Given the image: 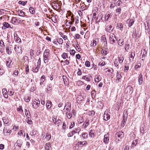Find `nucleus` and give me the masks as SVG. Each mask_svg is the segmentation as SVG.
Here are the masks:
<instances>
[{
	"label": "nucleus",
	"instance_id": "40",
	"mask_svg": "<svg viewBox=\"0 0 150 150\" xmlns=\"http://www.w3.org/2000/svg\"><path fill=\"white\" fill-rule=\"evenodd\" d=\"M117 26L120 29L122 30V29L123 28V24L121 23H118L117 24Z\"/></svg>",
	"mask_w": 150,
	"mask_h": 150
},
{
	"label": "nucleus",
	"instance_id": "63",
	"mask_svg": "<svg viewBox=\"0 0 150 150\" xmlns=\"http://www.w3.org/2000/svg\"><path fill=\"white\" fill-rule=\"evenodd\" d=\"M75 51L74 50H70V54L71 55H74L75 54Z\"/></svg>",
	"mask_w": 150,
	"mask_h": 150
},
{
	"label": "nucleus",
	"instance_id": "39",
	"mask_svg": "<svg viewBox=\"0 0 150 150\" xmlns=\"http://www.w3.org/2000/svg\"><path fill=\"white\" fill-rule=\"evenodd\" d=\"M30 98L28 96H25L24 97V100L26 102H28L30 100Z\"/></svg>",
	"mask_w": 150,
	"mask_h": 150
},
{
	"label": "nucleus",
	"instance_id": "5",
	"mask_svg": "<svg viewBox=\"0 0 150 150\" xmlns=\"http://www.w3.org/2000/svg\"><path fill=\"white\" fill-rule=\"evenodd\" d=\"M14 49L17 54L22 53L21 48V47L18 46L17 47L16 45H15Z\"/></svg>",
	"mask_w": 150,
	"mask_h": 150
},
{
	"label": "nucleus",
	"instance_id": "38",
	"mask_svg": "<svg viewBox=\"0 0 150 150\" xmlns=\"http://www.w3.org/2000/svg\"><path fill=\"white\" fill-rule=\"evenodd\" d=\"M2 92H3V95H4V96L5 97V98H7V97H6V96H7V97H8V96L6 93L7 92L6 89L5 88L3 89H2Z\"/></svg>",
	"mask_w": 150,
	"mask_h": 150
},
{
	"label": "nucleus",
	"instance_id": "54",
	"mask_svg": "<svg viewBox=\"0 0 150 150\" xmlns=\"http://www.w3.org/2000/svg\"><path fill=\"white\" fill-rule=\"evenodd\" d=\"M29 72V69L28 66L27 65L25 67V73L26 74H28Z\"/></svg>",
	"mask_w": 150,
	"mask_h": 150
},
{
	"label": "nucleus",
	"instance_id": "17",
	"mask_svg": "<svg viewBox=\"0 0 150 150\" xmlns=\"http://www.w3.org/2000/svg\"><path fill=\"white\" fill-rule=\"evenodd\" d=\"M98 42V38H96L94 39L93 41V44H91V46L95 47L97 45V43Z\"/></svg>",
	"mask_w": 150,
	"mask_h": 150
},
{
	"label": "nucleus",
	"instance_id": "52",
	"mask_svg": "<svg viewBox=\"0 0 150 150\" xmlns=\"http://www.w3.org/2000/svg\"><path fill=\"white\" fill-rule=\"evenodd\" d=\"M51 20L54 23L56 22L57 21V20L56 19L55 16H52V18Z\"/></svg>",
	"mask_w": 150,
	"mask_h": 150
},
{
	"label": "nucleus",
	"instance_id": "25",
	"mask_svg": "<svg viewBox=\"0 0 150 150\" xmlns=\"http://www.w3.org/2000/svg\"><path fill=\"white\" fill-rule=\"evenodd\" d=\"M87 144V142L85 141H79V142L78 143V145L79 146L80 145H82L83 146Z\"/></svg>",
	"mask_w": 150,
	"mask_h": 150
},
{
	"label": "nucleus",
	"instance_id": "29",
	"mask_svg": "<svg viewBox=\"0 0 150 150\" xmlns=\"http://www.w3.org/2000/svg\"><path fill=\"white\" fill-rule=\"evenodd\" d=\"M122 134L123 132H122L117 133L116 134V136L121 138L123 137V135Z\"/></svg>",
	"mask_w": 150,
	"mask_h": 150
},
{
	"label": "nucleus",
	"instance_id": "55",
	"mask_svg": "<svg viewBox=\"0 0 150 150\" xmlns=\"http://www.w3.org/2000/svg\"><path fill=\"white\" fill-rule=\"evenodd\" d=\"M137 141L138 139H136L135 141H133L132 144V145H133V146H136V144L137 143Z\"/></svg>",
	"mask_w": 150,
	"mask_h": 150
},
{
	"label": "nucleus",
	"instance_id": "58",
	"mask_svg": "<svg viewBox=\"0 0 150 150\" xmlns=\"http://www.w3.org/2000/svg\"><path fill=\"white\" fill-rule=\"evenodd\" d=\"M4 71L2 68H0V75H1L4 73Z\"/></svg>",
	"mask_w": 150,
	"mask_h": 150
},
{
	"label": "nucleus",
	"instance_id": "8",
	"mask_svg": "<svg viewBox=\"0 0 150 150\" xmlns=\"http://www.w3.org/2000/svg\"><path fill=\"white\" fill-rule=\"evenodd\" d=\"M45 150H52V149L50 142H48L45 144Z\"/></svg>",
	"mask_w": 150,
	"mask_h": 150
},
{
	"label": "nucleus",
	"instance_id": "27",
	"mask_svg": "<svg viewBox=\"0 0 150 150\" xmlns=\"http://www.w3.org/2000/svg\"><path fill=\"white\" fill-rule=\"evenodd\" d=\"M29 11L30 13L32 14H34L35 13V11L34 8L30 7L29 8Z\"/></svg>",
	"mask_w": 150,
	"mask_h": 150
},
{
	"label": "nucleus",
	"instance_id": "43",
	"mask_svg": "<svg viewBox=\"0 0 150 150\" xmlns=\"http://www.w3.org/2000/svg\"><path fill=\"white\" fill-rule=\"evenodd\" d=\"M51 138V135L49 133H47L46 136L45 137V138L46 139L48 140H49Z\"/></svg>",
	"mask_w": 150,
	"mask_h": 150
},
{
	"label": "nucleus",
	"instance_id": "36",
	"mask_svg": "<svg viewBox=\"0 0 150 150\" xmlns=\"http://www.w3.org/2000/svg\"><path fill=\"white\" fill-rule=\"evenodd\" d=\"M13 64V63L12 62V61H11L10 62H9V61H6V65L7 66L9 67L10 68L11 67V66Z\"/></svg>",
	"mask_w": 150,
	"mask_h": 150
},
{
	"label": "nucleus",
	"instance_id": "7",
	"mask_svg": "<svg viewBox=\"0 0 150 150\" xmlns=\"http://www.w3.org/2000/svg\"><path fill=\"white\" fill-rule=\"evenodd\" d=\"M128 115V111L127 110H125L124 111L123 115V119L122 121L126 122L127 120Z\"/></svg>",
	"mask_w": 150,
	"mask_h": 150
},
{
	"label": "nucleus",
	"instance_id": "4",
	"mask_svg": "<svg viewBox=\"0 0 150 150\" xmlns=\"http://www.w3.org/2000/svg\"><path fill=\"white\" fill-rule=\"evenodd\" d=\"M133 92V88L130 86H128L125 89V92L129 95H131Z\"/></svg>",
	"mask_w": 150,
	"mask_h": 150
},
{
	"label": "nucleus",
	"instance_id": "49",
	"mask_svg": "<svg viewBox=\"0 0 150 150\" xmlns=\"http://www.w3.org/2000/svg\"><path fill=\"white\" fill-rule=\"evenodd\" d=\"M57 41L59 44H62L63 42V40L61 38H58L57 39Z\"/></svg>",
	"mask_w": 150,
	"mask_h": 150
},
{
	"label": "nucleus",
	"instance_id": "62",
	"mask_svg": "<svg viewBox=\"0 0 150 150\" xmlns=\"http://www.w3.org/2000/svg\"><path fill=\"white\" fill-rule=\"evenodd\" d=\"M135 56V52H134L133 53V54H132V52L131 54L130 55L129 57L131 58H132V59L133 60L134 56Z\"/></svg>",
	"mask_w": 150,
	"mask_h": 150
},
{
	"label": "nucleus",
	"instance_id": "11",
	"mask_svg": "<svg viewBox=\"0 0 150 150\" xmlns=\"http://www.w3.org/2000/svg\"><path fill=\"white\" fill-rule=\"evenodd\" d=\"M114 28L111 25H108L107 28H105L106 31L110 33L113 31Z\"/></svg>",
	"mask_w": 150,
	"mask_h": 150
},
{
	"label": "nucleus",
	"instance_id": "50",
	"mask_svg": "<svg viewBox=\"0 0 150 150\" xmlns=\"http://www.w3.org/2000/svg\"><path fill=\"white\" fill-rule=\"evenodd\" d=\"M95 114V112L93 110H92L89 112L88 114L90 115L93 116Z\"/></svg>",
	"mask_w": 150,
	"mask_h": 150
},
{
	"label": "nucleus",
	"instance_id": "20",
	"mask_svg": "<svg viewBox=\"0 0 150 150\" xmlns=\"http://www.w3.org/2000/svg\"><path fill=\"white\" fill-rule=\"evenodd\" d=\"M101 79V77L100 75L96 76L95 78V82H98L100 81Z\"/></svg>",
	"mask_w": 150,
	"mask_h": 150
},
{
	"label": "nucleus",
	"instance_id": "1",
	"mask_svg": "<svg viewBox=\"0 0 150 150\" xmlns=\"http://www.w3.org/2000/svg\"><path fill=\"white\" fill-rule=\"evenodd\" d=\"M50 51L49 49H46L44 52L43 57H44V62L46 64L48 62V58L50 54Z\"/></svg>",
	"mask_w": 150,
	"mask_h": 150
},
{
	"label": "nucleus",
	"instance_id": "30",
	"mask_svg": "<svg viewBox=\"0 0 150 150\" xmlns=\"http://www.w3.org/2000/svg\"><path fill=\"white\" fill-rule=\"evenodd\" d=\"M118 44L120 46H122L124 44V41L122 39H120L118 41Z\"/></svg>",
	"mask_w": 150,
	"mask_h": 150
},
{
	"label": "nucleus",
	"instance_id": "48",
	"mask_svg": "<svg viewBox=\"0 0 150 150\" xmlns=\"http://www.w3.org/2000/svg\"><path fill=\"white\" fill-rule=\"evenodd\" d=\"M102 41H103L105 45H106L107 44V41L106 38H105L104 37L102 36Z\"/></svg>",
	"mask_w": 150,
	"mask_h": 150
},
{
	"label": "nucleus",
	"instance_id": "59",
	"mask_svg": "<svg viewBox=\"0 0 150 150\" xmlns=\"http://www.w3.org/2000/svg\"><path fill=\"white\" fill-rule=\"evenodd\" d=\"M84 120L83 117H80L79 119V123L80 124H81L83 122Z\"/></svg>",
	"mask_w": 150,
	"mask_h": 150
},
{
	"label": "nucleus",
	"instance_id": "18",
	"mask_svg": "<svg viewBox=\"0 0 150 150\" xmlns=\"http://www.w3.org/2000/svg\"><path fill=\"white\" fill-rule=\"evenodd\" d=\"M30 52V58L32 59L34 58V51L33 50L31 49Z\"/></svg>",
	"mask_w": 150,
	"mask_h": 150
},
{
	"label": "nucleus",
	"instance_id": "31",
	"mask_svg": "<svg viewBox=\"0 0 150 150\" xmlns=\"http://www.w3.org/2000/svg\"><path fill=\"white\" fill-rule=\"evenodd\" d=\"M3 120L4 123L5 124H7L9 122V120L6 117H4L3 118Z\"/></svg>",
	"mask_w": 150,
	"mask_h": 150
},
{
	"label": "nucleus",
	"instance_id": "14",
	"mask_svg": "<svg viewBox=\"0 0 150 150\" xmlns=\"http://www.w3.org/2000/svg\"><path fill=\"white\" fill-rule=\"evenodd\" d=\"M138 79L139 81V85H141L143 82V76L142 74H140L138 77Z\"/></svg>",
	"mask_w": 150,
	"mask_h": 150
},
{
	"label": "nucleus",
	"instance_id": "46",
	"mask_svg": "<svg viewBox=\"0 0 150 150\" xmlns=\"http://www.w3.org/2000/svg\"><path fill=\"white\" fill-rule=\"evenodd\" d=\"M39 66H37L35 68H33V72H35V73H37L38 72L39 69Z\"/></svg>",
	"mask_w": 150,
	"mask_h": 150
},
{
	"label": "nucleus",
	"instance_id": "37",
	"mask_svg": "<svg viewBox=\"0 0 150 150\" xmlns=\"http://www.w3.org/2000/svg\"><path fill=\"white\" fill-rule=\"evenodd\" d=\"M130 47L129 44L128 43V42H126L125 43V48L126 51L127 50L129 49V47Z\"/></svg>",
	"mask_w": 150,
	"mask_h": 150
},
{
	"label": "nucleus",
	"instance_id": "33",
	"mask_svg": "<svg viewBox=\"0 0 150 150\" xmlns=\"http://www.w3.org/2000/svg\"><path fill=\"white\" fill-rule=\"evenodd\" d=\"M62 77L63 79L64 84H67L68 83L67 82L68 79H67L66 76H65L63 75Z\"/></svg>",
	"mask_w": 150,
	"mask_h": 150
},
{
	"label": "nucleus",
	"instance_id": "21",
	"mask_svg": "<svg viewBox=\"0 0 150 150\" xmlns=\"http://www.w3.org/2000/svg\"><path fill=\"white\" fill-rule=\"evenodd\" d=\"M18 134L20 136H22L23 137H25V133L24 131L21 130L18 133Z\"/></svg>",
	"mask_w": 150,
	"mask_h": 150
},
{
	"label": "nucleus",
	"instance_id": "3",
	"mask_svg": "<svg viewBox=\"0 0 150 150\" xmlns=\"http://www.w3.org/2000/svg\"><path fill=\"white\" fill-rule=\"evenodd\" d=\"M32 104L33 108L35 109H37L39 107L40 104V101L38 99H35Z\"/></svg>",
	"mask_w": 150,
	"mask_h": 150
},
{
	"label": "nucleus",
	"instance_id": "57",
	"mask_svg": "<svg viewBox=\"0 0 150 150\" xmlns=\"http://www.w3.org/2000/svg\"><path fill=\"white\" fill-rule=\"evenodd\" d=\"M105 62L104 61H102L101 62H100L98 64V65H100L101 66H103L105 65Z\"/></svg>",
	"mask_w": 150,
	"mask_h": 150
},
{
	"label": "nucleus",
	"instance_id": "41",
	"mask_svg": "<svg viewBox=\"0 0 150 150\" xmlns=\"http://www.w3.org/2000/svg\"><path fill=\"white\" fill-rule=\"evenodd\" d=\"M45 77L44 76H42L41 78V81L40 83V84L41 85L43 84V82L45 80Z\"/></svg>",
	"mask_w": 150,
	"mask_h": 150
},
{
	"label": "nucleus",
	"instance_id": "56",
	"mask_svg": "<svg viewBox=\"0 0 150 150\" xmlns=\"http://www.w3.org/2000/svg\"><path fill=\"white\" fill-rule=\"evenodd\" d=\"M6 50L7 53L8 54H10L11 53V51L9 50V49L8 47H6Z\"/></svg>",
	"mask_w": 150,
	"mask_h": 150
},
{
	"label": "nucleus",
	"instance_id": "15",
	"mask_svg": "<svg viewBox=\"0 0 150 150\" xmlns=\"http://www.w3.org/2000/svg\"><path fill=\"white\" fill-rule=\"evenodd\" d=\"M14 39L15 41L18 43H21V39L18 37L16 34V35L14 34Z\"/></svg>",
	"mask_w": 150,
	"mask_h": 150
},
{
	"label": "nucleus",
	"instance_id": "64",
	"mask_svg": "<svg viewBox=\"0 0 150 150\" xmlns=\"http://www.w3.org/2000/svg\"><path fill=\"white\" fill-rule=\"evenodd\" d=\"M78 71L77 73V75L79 76L81 75L82 73L81 69H80L79 68L78 69Z\"/></svg>",
	"mask_w": 150,
	"mask_h": 150
},
{
	"label": "nucleus",
	"instance_id": "45",
	"mask_svg": "<svg viewBox=\"0 0 150 150\" xmlns=\"http://www.w3.org/2000/svg\"><path fill=\"white\" fill-rule=\"evenodd\" d=\"M27 3V1H19L18 2L19 4L22 5L24 6L26 5Z\"/></svg>",
	"mask_w": 150,
	"mask_h": 150
},
{
	"label": "nucleus",
	"instance_id": "53",
	"mask_svg": "<svg viewBox=\"0 0 150 150\" xmlns=\"http://www.w3.org/2000/svg\"><path fill=\"white\" fill-rule=\"evenodd\" d=\"M90 63L89 61H86V62L85 63V65L86 67H90Z\"/></svg>",
	"mask_w": 150,
	"mask_h": 150
},
{
	"label": "nucleus",
	"instance_id": "51",
	"mask_svg": "<svg viewBox=\"0 0 150 150\" xmlns=\"http://www.w3.org/2000/svg\"><path fill=\"white\" fill-rule=\"evenodd\" d=\"M67 117L68 119H70L72 117V114L70 112L67 113Z\"/></svg>",
	"mask_w": 150,
	"mask_h": 150
},
{
	"label": "nucleus",
	"instance_id": "44",
	"mask_svg": "<svg viewBox=\"0 0 150 150\" xmlns=\"http://www.w3.org/2000/svg\"><path fill=\"white\" fill-rule=\"evenodd\" d=\"M88 134L87 133H84L82 135V137L84 139H86L88 138Z\"/></svg>",
	"mask_w": 150,
	"mask_h": 150
},
{
	"label": "nucleus",
	"instance_id": "32",
	"mask_svg": "<svg viewBox=\"0 0 150 150\" xmlns=\"http://www.w3.org/2000/svg\"><path fill=\"white\" fill-rule=\"evenodd\" d=\"M3 26L6 28H11V27L10 26V25L7 22H4L3 23Z\"/></svg>",
	"mask_w": 150,
	"mask_h": 150
},
{
	"label": "nucleus",
	"instance_id": "2",
	"mask_svg": "<svg viewBox=\"0 0 150 150\" xmlns=\"http://www.w3.org/2000/svg\"><path fill=\"white\" fill-rule=\"evenodd\" d=\"M109 40L110 43L113 44L117 40L116 36L114 34L112 33H111L110 35Z\"/></svg>",
	"mask_w": 150,
	"mask_h": 150
},
{
	"label": "nucleus",
	"instance_id": "23",
	"mask_svg": "<svg viewBox=\"0 0 150 150\" xmlns=\"http://www.w3.org/2000/svg\"><path fill=\"white\" fill-rule=\"evenodd\" d=\"M124 59L123 56L122 55H120V57H118V61L119 63L121 64L122 63Z\"/></svg>",
	"mask_w": 150,
	"mask_h": 150
},
{
	"label": "nucleus",
	"instance_id": "61",
	"mask_svg": "<svg viewBox=\"0 0 150 150\" xmlns=\"http://www.w3.org/2000/svg\"><path fill=\"white\" fill-rule=\"evenodd\" d=\"M78 100L79 101H81L83 100V97L80 96H79L78 97Z\"/></svg>",
	"mask_w": 150,
	"mask_h": 150
},
{
	"label": "nucleus",
	"instance_id": "42",
	"mask_svg": "<svg viewBox=\"0 0 150 150\" xmlns=\"http://www.w3.org/2000/svg\"><path fill=\"white\" fill-rule=\"evenodd\" d=\"M62 57L64 59H65L66 58H68V54L67 53H65V52L63 53L62 54Z\"/></svg>",
	"mask_w": 150,
	"mask_h": 150
},
{
	"label": "nucleus",
	"instance_id": "35",
	"mask_svg": "<svg viewBox=\"0 0 150 150\" xmlns=\"http://www.w3.org/2000/svg\"><path fill=\"white\" fill-rule=\"evenodd\" d=\"M134 21L132 19H130L128 23V26L129 27H131L134 23Z\"/></svg>",
	"mask_w": 150,
	"mask_h": 150
},
{
	"label": "nucleus",
	"instance_id": "22",
	"mask_svg": "<svg viewBox=\"0 0 150 150\" xmlns=\"http://www.w3.org/2000/svg\"><path fill=\"white\" fill-rule=\"evenodd\" d=\"M89 135L91 137H94L95 135L94 131L92 129L90 130L89 133Z\"/></svg>",
	"mask_w": 150,
	"mask_h": 150
},
{
	"label": "nucleus",
	"instance_id": "16",
	"mask_svg": "<svg viewBox=\"0 0 150 150\" xmlns=\"http://www.w3.org/2000/svg\"><path fill=\"white\" fill-rule=\"evenodd\" d=\"M109 140V138L108 134L105 135L104 136V142L105 144H107Z\"/></svg>",
	"mask_w": 150,
	"mask_h": 150
},
{
	"label": "nucleus",
	"instance_id": "6",
	"mask_svg": "<svg viewBox=\"0 0 150 150\" xmlns=\"http://www.w3.org/2000/svg\"><path fill=\"white\" fill-rule=\"evenodd\" d=\"M11 21L14 23L19 22V23H21L24 21L23 20H21L19 18H17L16 17H13L11 19Z\"/></svg>",
	"mask_w": 150,
	"mask_h": 150
},
{
	"label": "nucleus",
	"instance_id": "12",
	"mask_svg": "<svg viewBox=\"0 0 150 150\" xmlns=\"http://www.w3.org/2000/svg\"><path fill=\"white\" fill-rule=\"evenodd\" d=\"M22 141L21 139H19L16 142L15 144V145L16 146H18L20 148L22 146Z\"/></svg>",
	"mask_w": 150,
	"mask_h": 150
},
{
	"label": "nucleus",
	"instance_id": "28",
	"mask_svg": "<svg viewBox=\"0 0 150 150\" xmlns=\"http://www.w3.org/2000/svg\"><path fill=\"white\" fill-rule=\"evenodd\" d=\"M52 104V102L50 101H47V103L46 104V106L47 107V108L49 109L50 108L51 106V105Z\"/></svg>",
	"mask_w": 150,
	"mask_h": 150
},
{
	"label": "nucleus",
	"instance_id": "60",
	"mask_svg": "<svg viewBox=\"0 0 150 150\" xmlns=\"http://www.w3.org/2000/svg\"><path fill=\"white\" fill-rule=\"evenodd\" d=\"M79 44H77L76 45V47H75L76 50L78 51V52H79L81 51V49L80 47H78Z\"/></svg>",
	"mask_w": 150,
	"mask_h": 150
},
{
	"label": "nucleus",
	"instance_id": "9",
	"mask_svg": "<svg viewBox=\"0 0 150 150\" xmlns=\"http://www.w3.org/2000/svg\"><path fill=\"white\" fill-rule=\"evenodd\" d=\"M112 16V13H111L110 12H108L106 13L105 15V21H108L109 19L111 18Z\"/></svg>",
	"mask_w": 150,
	"mask_h": 150
},
{
	"label": "nucleus",
	"instance_id": "19",
	"mask_svg": "<svg viewBox=\"0 0 150 150\" xmlns=\"http://www.w3.org/2000/svg\"><path fill=\"white\" fill-rule=\"evenodd\" d=\"M77 133L76 132L75 130L69 132L67 134V136L68 137H72L73 135L75 133Z\"/></svg>",
	"mask_w": 150,
	"mask_h": 150
},
{
	"label": "nucleus",
	"instance_id": "26",
	"mask_svg": "<svg viewBox=\"0 0 150 150\" xmlns=\"http://www.w3.org/2000/svg\"><path fill=\"white\" fill-rule=\"evenodd\" d=\"M17 13H18V16L22 17H24V15L25 14V13L22 10H21L20 12L19 11H18Z\"/></svg>",
	"mask_w": 150,
	"mask_h": 150
},
{
	"label": "nucleus",
	"instance_id": "10",
	"mask_svg": "<svg viewBox=\"0 0 150 150\" xmlns=\"http://www.w3.org/2000/svg\"><path fill=\"white\" fill-rule=\"evenodd\" d=\"M104 120L107 121L110 118V115L108 114V112L105 111L104 114Z\"/></svg>",
	"mask_w": 150,
	"mask_h": 150
},
{
	"label": "nucleus",
	"instance_id": "47",
	"mask_svg": "<svg viewBox=\"0 0 150 150\" xmlns=\"http://www.w3.org/2000/svg\"><path fill=\"white\" fill-rule=\"evenodd\" d=\"M82 79L88 81H90V78L88 77H86V76H83L82 77Z\"/></svg>",
	"mask_w": 150,
	"mask_h": 150
},
{
	"label": "nucleus",
	"instance_id": "13",
	"mask_svg": "<svg viewBox=\"0 0 150 150\" xmlns=\"http://www.w3.org/2000/svg\"><path fill=\"white\" fill-rule=\"evenodd\" d=\"M116 77V82L117 83H118L119 81H120V80L122 77L121 74L120 72L118 71H117Z\"/></svg>",
	"mask_w": 150,
	"mask_h": 150
},
{
	"label": "nucleus",
	"instance_id": "34",
	"mask_svg": "<svg viewBox=\"0 0 150 150\" xmlns=\"http://www.w3.org/2000/svg\"><path fill=\"white\" fill-rule=\"evenodd\" d=\"M54 119H55V121L54 122V123L55 125H58V126H59V124H60L61 122V121L59 119H57V118H55Z\"/></svg>",
	"mask_w": 150,
	"mask_h": 150
},
{
	"label": "nucleus",
	"instance_id": "24",
	"mask_svg": "<svg viewBox=\"0 0 150 150\" xmlns=\"http://www.w3.org/2000/svg\"><path fill=\"white\" fill-rule=\"evenodd\" d=\"M89 124V120L87 119L83 124V126L84 125V128H86Z\"/></svg>",
	"mask_w": 150,
	"mask_h": 150
}]
</instances>
